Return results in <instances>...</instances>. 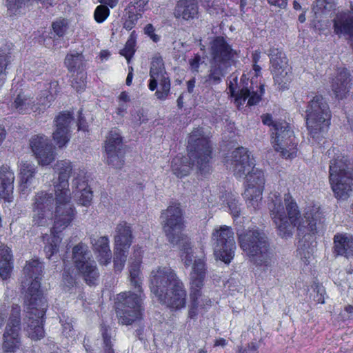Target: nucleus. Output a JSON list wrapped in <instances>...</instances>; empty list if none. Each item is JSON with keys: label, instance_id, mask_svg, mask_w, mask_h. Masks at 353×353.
Returning a JSON list of instances; mask_svg holds the SVG:
<instances>
[{"label": "nucleus", "instance_id": "nucleus-12", "mask_svg": "<svg viewBox=\"0 0 353 353\" xmlns=\"http://www.w3.org/2000/svg\"><path fill=\"white\" fill-rule=\"evenodd\" d=\"M271 72L274 83L281 90H288L293 79L292 68L281 48L272 47L269 50Z\"/></svg>", "mask_w": 353, "mask_h": 353}, {"label": "nucleus", "instance_id": "nucleus-37", "mask_svg": "<svg viewBox=\"0 0 353 353\" xmlns=\"http://www.w3.org/2000/svg\"><path fill=\"white\" fill-rule=\"evenodd\" d=\"M206 274V264L201 259H195L192 263L190 282L203 283Z\"/></svg>", "mask_w": 353, "mask_h": 353}, {"label": "nucleus", "instance_id": "nucleus-62", "mask_svg": "<svg viewBox=\"0 0 353 353\" xmlns=\"http://www.w3.org/2000/svg\"><path fill=\"white\" fill-rule=\"evenodd\" d=\"M142 17V15L133 10L128 9L127 12V19L129 21H132L135 23L138 22V20Z\"/></svg>", "mask_w": 353, "mask_h": 353}, {"label": "nucleus", "instance_id": "nucleus-27", "mask_svg": "<svg viewBox=\"0 0 353 353\" xmlns=\"http://www.w3.org/2000/svg\"><path fill=\"white\" fill-rule=\"evenodd\" d=\"M90 239L99 263L103 265L110 263L112 259V253L108 236H101L97 240H92V238Z\"/></svg>", "mask_w": 353, "mask_h": 353}, {"label": "nucleus", "instance_id": "nucleus-58", "mask_svg": "<svg viewBox=\"0 0 353 353\" xmlns=\"http://www.w3.org/2000/svg\"><path fill=\"white\" fill-rule=\"evenodd\" d=\"M77 127L78 130H82L83 132L88 130L86 119L85 117L83 116L82 110H80L78 112Z\"/></svg>", "mask_w": 353, "mask_h": 353}, {"label": "nucleus", "instance_id": "nucleus-10", "mask_svg": "<svg viewBox=\"0 0 353 353\" xmlns=\"http://www.w3.org/2000/svg\"><path fill=\"white\" fill-rule=\"evenodd\" d=\"M241 250L252 258L254 263L263 270L271 266L272 253L263 232L257 228L248 229L238 234Z\"/></svg>", "mask_w": 353, "mask_h": 353}, {"label": "nucleus", "instance_id": "nucleus-1", "mask_svg": "<svg viewBox=\"0 0 353 353\" xmlns=\"http://www.w3.org/2000/svg\"><path fill=\"white\" fill-rule=\"evenodd\" d=\"M43 269V264L39 260L28 261L23 268L26 279L21 281V286L24 290L26 331L28 336L34 341L42 339L45 334L43 323L48 303L40 290L39 281Z\"/></svg>", "mask_w": 353, "mask_h": 353}, {"label": "nucleus", "instance_id": "nucleus-61", "mask_svg": "<svg viewBox=\"0 0 353 353\" xmlns=\"http://www.w3.org/2000/svg\"><path fill=\"white\" fill-rule=\"evenodd\" d=\"M199 303H190L188 310V318L190 319L196 318L199 313Z\"/></svg>", "mask_w": 353, "mask_h": 353}, {"label": "nucleus", "instance_id": "nucleus-24", "mask_svg": "<svg viewBox=\"0 0 353 353\" xmlns=\"http://www.w3.org/2000/svg\"><path fill=\"white\" fill-rule=\"evenodd\" d=\"M205 1H207V3L203 6L210 7L209 3L211 0ZM174 15L176 19L184 21L199 19L200 12L198 0H179L174 9Z\"/></svg>", "mask_w": 353, "mask_h": 353}, {"label": "nucleus", "instance_id": "nucleus-14", "mask_svg": "<svg viewBox=\"0 0 353 353\" xmlns=\"http://www.w3.org/2000/svg\"><path fill=\"white\" fill-rule=\"evenodd\" d=\"M20 332L21 307L18 305H14L3 334V353H16L20 349L21 346Z\"/></svg>", "mask_w": 353, "mask_h": 353}, {"label": "nucleus", "instance_id": "nucleus-54", "mask_svg": "<svg viewBox=\"0 0 353 353\" xmlns=\"http://www.w3.org/2000/svg\"><path fill=\"white\" fill-rule=\"evenodd\" d=\"M94 263V261L91 262L90 261V286L96 285L99 276V273Z\"/></svg>", "mask_w": 353, "mask_h": 353}, {"label": "nucleus", "instance_id": "nucleus-6", "mask_svg": "<svg viewBox=\"0 0 353 353\" xmlns=\"http://www.w3.org/2000/svg\"><path fill=\"white\" fill-rule=\"evenodd\" d=\"M163 231L168 241L173 245H180L179 256L186 268L192 264L193 252L190 239L183 234L185 219L179 202H172L161 214Z\"/></svg>", "mask_w": 353, "mask_h": 353}, {"label": "nucleus", "instance_id": "nucleus-30", "mask_svg": "<svg viewBox=\"0 0 353 353\" xmlns=\"http://www.w3.org/2000/svg\"><path fill=\"white\" fill-rule=\"evenodd\" d=\"M12 255L10 249L0 243V276L3 279H8L12 269Z\"/></svg>", "mask_w": 353, "mask_h": 353}, {"label": "nucleus", "instance_id": "nucleus-63", "mask_svg": "<svg viewBox=\"0 0 353 353\" xmlns=\"http://www.w3.org/2000/svg\"><path fill=\"white\" fill-rule=\"evenodd\" d=\"M315 290H316L317 292L316 296L315 297V301L318 303L323 304L325 303L323 295L324 290L321 289L319 284H316Z\"/></svg>", "mask_w": 353, "mask_h": 353}, {"label": "nucleus", "instance_id": "nucleus-13", "mask_svg": "<svg viewBox=\"0 0 353 353\" xmlns=\"http://www.w3.org/2000/svg\"><path fill=\"white\" fill-rule=\"evenodd\" d=\"M133 240L132 230L125 221L119 223L116 228L114 248V270L121 272L125 265L127 255Z\"/></svg>", "mask_w": 353, "mask_h": 353}, {"label": "nucleus", "instance_id": "nucleus-18", "mask_svg": "<svg viewBox=\"0 0 353 353\" xmlns=\"http://www.w3.org/2000/svg\"><path fill=\"white\" fill-rule=\"evenodd\" d=\"M210 55L214 63L229 67L238 57L237 50L232 48L227 39L223 36L214 37L210 43Z\"/></svg>", "mask_w": 353, "mask_h": 353}, {"label": "nucleus", "instance_id": "nucleus-47", "mask_svg": "<svg viewBox=\"0 0 353 353\" xmlns=\"http://www.w3.org/2000/svg\"><path fill=\"white\" fill-rule=\"evenodd\" d=\"M109 8L108 5L103 3L97 6L94 12V19L97 23H101L106 20L110 14Z\"/></svg>", "mask_w": 353, "mask_h": 353}, {"label": "nucleus", "instance_id": "nucleus-4", "mask_svg": "<svg viewBox=\"0 0 353 353\" xmlns=\"http://www.w3.org/2000/svg\"><path fill=\"white\" fill-rule=\"evenodd\" d=\"M234 175L236 178L245 179V189L243 197L248 207L254 210L260 209L262 205V194L265 185L264 173L262 170L255 168L253 157L249 151L239 147L232 153Z\"/></svg>", "mask_w": 353, "mask_h": 353}, {"label": "nucleus", "instance_id": "nucleus-41", "mask_svg": "<svg viewBox=\"0 0 353 353\" xmlns=\"http://www.w3.org/2000/svg\"><path fill=\"white\" fill-rule=\"evenodd\" d=\"M100 331L103 339V353H115L111 341V328L104 323L101 325Z\"/></svg>", "mask_w": 353, "mask_h": 353}, {"label": "nucleus", "instance_id": "nucleus-21", "mask_svg": "<svg viewBox=\"0 0 353 353\" xmlns=\"http://www.w3.org/2000/svg\"><path fill=\"white\" fill-rule=\"evenodd\" d=\"M30 145L39 164L48 165L54 160V150L47 137L44 135L34 136L30 140Z\"/></svg>", "mask_w": 353, "mask_h": 353}, {"label": "nucleus", "instance_id": "nucleus-36", "mask_svg": "<svg viewBox=\"0 0 353 353\" xmlns=\"http://www.w3.org/2000/svg\"><path fill=\"white\" fill-rule=\"evenodd\" d=\"M54 186L56 196V206L72 205L70 203L71 196L69 185L63 186V184L57 183V182H54Z\"/></svg>", "mask_w": 353, "mask_h": 353}, {"label": "nucleus", "instance_id": "nucleus-25", "mask_svg": "<svg viewBox=\"0 0 353 353\" xmlns=\"http://www.w3.org/2000/svg\"><path fill=\"white\" fill-rule=\"evenodd\" d=\"M333 253L336 256L346 259L353 256V235L345 232H338L333 238Z\"/></svg>", "mask_w": 353, "mask_h": 353}, {"label": "nucleus", "instance_id": "nucleus-46", "mask_svg": "<svg viewBox=\"0 0 353 353\" xmlns=\"http://www.w3.org/2000/svg\"><path fill=\"white\" fill-rule=\"evenodd\" d=\"M58 233L51 232L50 241L48 239V243L44 248L45 252L48 259L58 251V247L61 241L59 236L57 235Z\"/></svg>", "mask_w": 353, "mask_h": 353}, {"label": "nucleus", "instance_id": "nucleus-55", "mask_svg": "<svg viewBox=\"0 0 353 353\" xmlns=\"http://www.w3.org/2000/svg\"><path fill=\"white\" fill-rule=\"evenodd\" d=\"M327 2L326 0H316L312 8L315 14L317 15L325 13L327 10Z\"/></svg>", "mask_w": 353, "mask_h": 353}, {"label": "nucleus", "instance_id": "nucleus-40", "mask_svg": "<svg viewBox=\"0 0 353 353\" xmlns=\"http://www.w3.org/2000/svg\"><path fill=\"white\" fill-rule=\"evenodd\" d=\"M228 67L221 65L219 63L212 64L206 81L212 84H219L221 82L225 76V70Z\"/></svg>", "mask_w": 353, "mask_h": 353}, {"label": "nucleus", "instance_id": "nucleus-15", "mask_svg": "<svg viewBox=\"0 0 353 353\" xmlns=\"http://www.w3.org/2000/svg\"><path fill=\"white\" fill-rule=\"evenodd\" d=\"M214 252L216 258L225 264H229L234 259L236 243L232 228L222 225L212 233Z\"/></svg>", "mask_w": 353, "mask_h": 353}, {"label": "nucleus", "instance_id": "nucleus-9", "mask_svg": "<svg viewBox=\"0 0 353 353\" xmlns=\"http://www.w3.org/2000/svg\"><path fill=\"white\" fill-rule=\"evenodd\" d=\"M336 148L328 150L329 157L336 154L330 161V183L334 196L338 199H346L349 192L353 190V168L350 167V161L347 157L341 154H338Z\"/></svg>", "mask_w": 353, "mask_h": 353}, {"label": "nucleus", "instance_id": "nucleus-50", "mask_svg": "<svg viewBox=\"0 0 353 353\" xmlns=\"http://www.w3.org/2000/svg\"><path fill=\"white\" fill-rule=\"evenodd\" d=\"M0 180L4 183L14 184V174L9 166L2 165L0 168Z\"/></svg>", "mask_w": 353, "mask_h": 353}, {"label": "nucleus", "instance_id": "nucleus-60", "mask_svg": "<svg viewBox=\"0 0 353 353\" xmlns=\"http://www.w3.org/2000/svg\"><path fill=\"white\" fill-rule=\"evenodd\" d=\"M297 251L299 252L304 264L307 265L310 263V260L312 256V254L308 250L305 252V249L302 248H299Z\"/></svg>", "mask_w": 353, "mask_h": 353}, {"label": "nucleus", "instance_id": "nucleus-26", "mask_svg": "<svg viewBox=\"0 0 353 353\" xmlns=\"http://www.w3.org/2000/svg\"><path fill=\"white\" fill-rule=\"evenodd\" d=\"M74 216L72 205H57L54 213V225L51 232L59 233L67 228Z\"/></svg>", "mask_w": 353, "mask_h": 353}, {"label": "nucleus", "instance_id": "nucleus-8", "mask_svg": "<svg viewBox=\"0 0 353 353\" xmlns=\"http://www.w3.org/2000/svg\"><path fill=\"white\" fill-rule=\"evenodd\" d=\"M262 123L270 128L272 145L276 152L285 159H293L296 156L297 143L290 124L285 119L274 120L270 113L261 115Z\"/></svg>", "mask_w": 353, "mask_h": 353}, {"label": "nucleus", "instance_id": "nucleus-34", "mask_svg": "<svg viewBox=\"0 0 353 353\" xmlns=\"http://www.w3.org/2000/svg\"><path fill=\"white\" fill-rule=\"evenodd\" d=\"M36 173V167L34 164L28 162H21L20 164L21 174V190L24 191L28 188V184L31 183L32 179Z\"/></svg>", "mask_w": 353, "mask_h": 353}, {"label": "nucleus", "instance_id": "nucleus-43", "mask_svg": "<svg viewBox=\"0 0 353 353\" xmlns=\"http://www.w3.org/2000/svg\"><path fill=\"white\" fill-rule=\"evenodd\" d=\"M74 122L72 113L70 112H62L54 119L55 127H59L63 129L70 130L71 125Z\"/></svg>", "mask_w": 353, "mask_h": 353}, {"label": "nucleus", "instance_id": "nucleus-31", "mask_svg": "<svg viewBox=\"0 0 353 353\" xmlns=\"http://www.w3.org/2000/svg\"><path fill=\"white\" fill-rule=\"evenodd\" d=\"M75 196L81 205L86 206L88 203V182L85 173L78 174L74 180Z\"/></svg>", "mask_w": 353, "mask_h": 353}, {"label": "nucleus", "instance_id": "nucleus-52", "mask_svg": "<svg viewBox=\"0 0 353 353\" xmlns=\"http://www.w3.org/2000/svg\"><path fill=\"white\" fill-rule=\"evenodd\" d=\"M52 26L54 33L59 37H62L68 29V22L65 19L59 20L54 22Z\"/></svg>", "mask_w": 353, "mask_h": 353}, {"label": "nucleus", "instance_id": "nucleus-22", "mask_svg": "<svg viewBox=\"0 0 353 353\" xmlns=\"http://www.w3.org/2000/svg\"><path fill=\"white\" fill-rule=\"evenodd\" d=\"M332 23L334 33L344 37L353 50V8L337 13Z\"/></svg>", "mask_w": 353, "mask_h": 353}, {"label": "nucleus", "instance_id": "nucleus-11", "mask_svg": "<svg viewBox=\"0 0 353 353\" xmlns=\"http://www.w3.org/2000/svg\"><path fill=\"white\" fill-rule=\"evenodd\" d=\"M307 128L313 139H319L331 125L332 112L325 98L316 94L308 101L305 110Z\"/></svg>", "mask_w": 353, "mask_h": 353}, {"label": "nucleus", "instance_id": "nucleus-29", "mask_svg": "<svg viewBox=\"0 0 353 353\" xmlns=\"http://www.w3.org/2000/svg\"><path fill=\"white\" fill-rule=\"evenodd\" d=\"M323 218L320 207L315 205L309 207L304 214V226L309 233L315 234L317 232V224Z\"/></svg>", "mask_w": 353, "mask_h": 353}, {"label": "nucleus", "instance_id": "nucleus-3", "mask_svg": "<svg viewBox=\"0 0 353 353\" xmlns=\"http://www.w3.org/2000/svg\"><path fill=\"white\" fill-rule=\"evenodd\" d=\"M141 263L142 256L139 254L134 261L130 263L129 268L130 285L137 290L138 293L124 291L118 294L115 298L114 307L116 316L118 323L123 325H132L143 319L145 295L140 277Z\"/></svg>", "mask_w": 353, "mask_h": 353}, {"label": "nucleus", "instance_id": "nucleus-35", "mask_svg": "<svg viewBox=\"0 0 353 353\" xmlns=\"http://www.w3.org/2000/svg\"><path fill=\"white\" fill-rule=\"evenodd\" d=\"M65 65L71 72H78L84 70L82 68L85 67V60L82 54H70L65 57Z\"/></svg>", "mask_w": 353, "mask_h": 353}, {"label": "nucleus", "instance_id": "nucleus-45", "mask_svg": "<svg viewBox=\"0 0 353 353\" xmlns=\"http://www.w3.org/2000/svg\"><path fill=\"white\" fill-rule=\"evenodd\" d=\"M72 86L77 92L85 91L87 87V72L85 70L78 72L72 80Z\"/></svg>", "mask_w": 353, "mask_h": 353}, {"label": "nucleus", "instance_id": "nucleus-59", "mask_svg": "<svg viewBox=\"0 0 353 353\" xmlns=\"http://www.w3.org/2000/svg\"><path fill=\"white\" fill-rule=\"evenodd\" d=\"M61 325L63 327V334L66 336H71L73 332V325L72 322L68 321H62L61 320Z\"/></svg>", "mask_w": 353, "mask_h": 353}, {"label": "nucleus", "instance_id": "nucleus-16", "mask_svg": "<svg viewBox=\"0 0 353 353\" xmlns=\"http://www.w3.org/2000/svg\"><path fill=\"white\" fill-rule=\"evenodd\" d=\"M148 88L155 92V96L161 101H165L170 94V79L161 60L152 61L150 68Z\"/></svg>", "mask_w": 353, "mask_h": 353}, {"label": "nucleus", "instance_id": "nucleus-48", "mask_svg": "<svg viewBox=\"0 0 353 353\" xmlns=\"http://www.w3.org/2000/svg\"><path fill=\"white\" fill-rule=\"evenodd\" d=\"M203 283L190 282V303H199V299L201 296Z\"/></svg>", "mask_w": 353, "mask_h": 353}, {"label": "nucleus", "instance_id": "nucleus-38", "mask_svg": "<svg viewBox=\"0 0 353 353\" xmlns=\"http://www.w3.org/2000/svg\"><path fill=\"white\" fill-rule=\"evenodd\" d=\"M29 0H6L5 6L9 17H16L22 14L28 6Z\"/></svg>", "mask_w": 353, "mask_h": 353}, {"label": "nucleus", "instance_id": "nucleus-64", "mask_svg": "<svg viewBox=\"0 0 353 353\" xmlns=\"http://www.w3.org/2000/svg\"><path fill=\"white\" fill-rule=\"evenodd\" d=\"M260 345L256 341H252L248 344L247 350L248 353H258Z\"/></svg>", "mask_w": 353, "mask_h": 353}, {"label": "nucleus", "instance_id": "nucleus-28", "mask_svg": "<svg viewBox=\"0 0 353 353\" xmlns=\"http://www.w3.org/2000/svg\"><path fill=\"white\" fill-rule=\"evenodd\" d=\"M73 259L77 268L83 274L87 283L88 279V249L85 245L79 244L73 248Z\"/></svg>", "mask_w": 353, "mask_h": 353}, {"label": "nucleus", "instance_id": "nucleus-7", "mask_svg": "<svg viewBox=\"0 0 353 353\" xmlns=\"http://www.w3.org/2000/svg\"><path fill=\"white\" fill-rule=\"evenodd\" d=\"M272 203H269L270 215L282 238L292 236V229L299 225L301 213L296 201L290 193L285 194L286 214L280 193H271Z\"/></svg>", "mask_w": 353, "mask_h": 353}, {"label": "nucleus", "instance_id": "nucleus-17", "mask_svg": "<svg viewBox=\"0 0 353 353\" xmlns=\"http://www.w3.org/2000/svg\"><path fill=\"white\" fill-rule=\"evenodd\" d=\"M107 163L114 168L120 169L125 163V145L121 135L110 130L104 143Z\"/></svg>", "mask_w": 353, "mask_h": 353}, {"label": "nucleus", "instance_id": "nucleus-51", "mask_svg": "<svg viewBox=\"0 0 353 353\" xmlns=\"http://www.w3.org/2000/svg\"><path fill=\"white\" fill-rule=\"evenodd\" d=\"M14 184L3 182L0 180V196L5 199H9L13 193Z\"/></svg>", "mask_w": 353, "mask_h": 353}, {"label": "nucleus", "instance_id": "nucleus-57", "mask_svg": "<svg viewBox=\"0 0 353 353\" xmlns=\"http://www.w3.org/2000/svg\"><path fill=\"white\" fill-rule=\"evenodd\" d=\"M201 61V58L199 54H195L193 58L189 60L190 68L193 72H198Z\"/></svg>", "mask_w": 353, "mask_h": 353}, {"label": "nucleus", "instance_id": "nucleus-2", "mask_svg": "<svg viewBox=\"0 0 353 353\" xmlns=\"http://www.w3.org/2000/svg\"><path fill=\"white\" fill-rule=\"evenodd\" d=\"M187 151L188 157L177 154L171 162V169L178 178L188 176L194 165L201 175L211 170L213 148L210 138L205 134L202 128H194L189 134Z\"/></svg>", "mask_w": 353, "mask_h": 353}, {"label": "nucleus", "instance_id": "nucleus-56", "mask_svg": "<svg viewBox=\"0 0 353 353\" xmlns=\"http://www.w3.org/2000/svg\"><path fill=\"white\" fill-rule=\"evenodd\" d=\"M144 33L149 37L154 43L160 41V37L155 33V29L152 24L148 23L144 28Z\"/></svg>", "mask_w": 353, "mask_h": 353}, {"label": "nucleus", "instance_id": "nucleus-42", "mask_svg": "<svg viewBox=\"0 0 353 353\" xmlns=\"http://www.w3.org/2000/svg\"><path fill=\"white\" fill-rule=\"evenodd\" d=\"M52 137L59 148L64 147L71 138L70 130L55 127Z\"/></svg>", "mask_w": 353, "mask_h": 353}, {"label": "nucleus", "instance_id": "nucleus-32", "mask_svg": "<svg viewBox=\"0 0 353 353\" xmlns=\"http://www.w3.org/2000/svg\"><path fill=\"white\" fill-rule=\"evenodd\" d=\"M12 106L21 114L37 112V108H35V101L22 92L18 94Z\"/></svg>", "mask_w": 353, "mask_h": 353}, {"label": "nucleus", "instance_id": "nucleus-5", "mask_svg": "<svg viewBox=\"0 0 353 353\" xmlns=\"http://www.w3.org/2000/svg\"><path fill=\"white\" fill-rule=\"evenodd\" d=\"M151 292L161 304L174 310L185 307L187 292L176 272L169 266H158L150 276Z\"/></svg>", "mask_w": 353, "mask_h": 353}, {"label": "nucleus", "instance_id": "nucleus-33", "mask_svg": "<svg viewBox=\"0 0 353 353\" xmlns=\"http://www.w3.org/2000/svg\"><path fill=\"white\" fill-rule=\"evenodd\" d=\"M54 170L59 174L57 183L63 184V186L69 185L68 179L72 170L71 162L67 160L57 161Z\"/></svg>", "mask_w": 353, "mask_h": 353}, {"label": "nucleus", "instance_id": "nucleus-44", "mask_svg": "<svg viewBox=\"0 0 353 353\" xmlns=\"http://www.w3.org/2000/svg\"><path fill=\"white\" fill-rule=\"evenodd\" d=\"M35 103V108H37V112L40 113L50 107L51 102L54 100V96L47 90L41 91L39 98Z\"/></svg>", "mask_w": 353, "mask_h": 353}, {"label": "nucleus", "instance_id": "nucleus-53", "mask_svg": "<svg viewBox=\"0 0 353 353\" xmlns=\"http://www.w3.org/2000/svg\"><path fill=\"white\" fill-rule=\"evenodd\" d=\"M228 207L233 217L237 218L241 214V209L238 201L235 198L230 197L227 201Z\"/></svg>", "mask_w": 353, "mask_h": 353}, {"label": "nucleus", "instance_id": "nucleus-19", "mask_svg": "<svg viewBox=\"0 0 353 353\" xmlns=\"http://www.w3.org/2000/svg\"><path fill=\"white\" fill-rule=\"evenodd\" d=\"M32 222L38 227L46 226L51 219L54 197L52 193L44 191L38 192L33 200Z\"/></svg>", "mask_w": 353, "mask_h": 353}, {"label": "nucleus", "instance_id": "nucleus-49", "mask_svg": "<svg viewBox=\"0 0 353 353\" xmlns=\"http://www.w3.org/2000/svg\"><path fill=\"white\" fill-rule=\"evenodd\" d=\"M150 0H133L128 4V9L133 10L143 15L148 7Z\"/></svg>", "mask_w": 353, "mask_h": 353}, {"label": "nucleus", "instance_id": "nucleus-23", "mask_svg": "<svg viewBox=\"0 0 353 353\" xmlns=\"http://www.w3.org/2000/svg\"><path fill=\"white\" fill-rule=\"evenodd\" d=\"M351 74L349 70L345 68H338L336 74L331 79V88L338 100H342L347 97L350 89Z\"/></svg>", "mask_w": 353, "mask_h": 353}, {"label": "nucleus", "instance_id": "nucleus-20", "mask_svg": "<svg viewBox=\"0 0 353 353\" xmlns=\"http://www.w3.org/2000/svg\"><path fill=\"white\" fill-rule=\"evenodd\" d=\"M238 86V76L235 73L230 74L229 77V83L228 89L230 96L234 98L236 102L245 101L247 99L248 105L252 106L256 105L261 101V97L265 92L264 85L260 84L259 90L256 91H250L248 86L242 87L240 90L236 91Z\"/></svg>", "mask_w": 353, "mask_h": 353}, {"label": "nucleus", "instance_id": "nucleus-39", "mask_svg": "<svg viewBox=\"0 0 353 353\" xmlns=\"http://www.w3.org/2000/svg\"><path fill=\"white\" fill-rule=\"evenodd\" d=\"M137 40V33L135 30H132L130 34L124 48L120 50V54L125 58L128 63H130L136 52Z\"/></svg>", "mask_w": 353, "mask_h": 353}]
</instances>
